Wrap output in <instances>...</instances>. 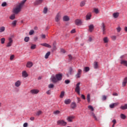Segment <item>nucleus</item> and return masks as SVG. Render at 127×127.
Returning <instances> with one entry per match:
<instances>
[{"label":"nucleus","instance_id":"nucleus-23","mask_svg":"<svg viewBox=\"0 0 127 127\" xmlns=\"http://www.w3.org/2000/svg\"><path fill=\"white\" fill-rule=\"evenodd\" d=\"M119 15H120V13H119V12L114 13L113 14V17H114V18H118V17H119Z\"/></svg>","mask_w":127,"mask_h":127},{"label":"nucleus","instance_id":"nucleus-57","mask_svg":"<svg viewBox=\"0 0 127 127\" xmlns=\"http://www.w3.org/2000/svg\"><path fill=\"white\" fill-rule=\"evenodd\" d=\"M1 6H6V3L5 2H3V3H2Z\"/></svg>","mask_w":127,"mask_h":127},{"label":"nucleus","instance_id":"nucleus-26","mask_svg":"<svg viewBox=\"0 0 127 127\" xmlns=\"http://www.w3.org/2000/svg\"><path fill=\"white\" fill-rule=\"evenodd\" d=\"M50 54H51V53L50 52H48L47 53L45 56V59H48L49 56H50Z\"/></svg>","mask_w":127,"mask_h":127},{"label":"nucleus","instance_id":"nucleus-44","mask_svg":"<svg viewBox=\"0 0 127 127\" xmlns=\"http://www.w3.org/2000/svg\"><path fill=\"white\" fill-rule=\"evenodd\" d=\"M88 108L89 109V110H91L92 112H94V108H93V106L89 105L88 106Z\"/></svg>","mask_w":127,"mask_h":127},{"label":"nucleus","instance_id":"nucleus-29","mask_svg":"<svg viewBox=\"0 0 127 127\" xmlns=\"http://www.w3.org/2000/svg\"><path fill=\"white\" fill-rule=\"evenodd\" d=\"M65 96V92L64 91H62L61 93V94L60 95V98L61 99L63 98V97Z\"/></svg>","mask_w":127,"mask_h":127},{"label":"nucleus","instance_id":"nucleus-25","mask_svg":"<svg viewBox=\"0 0 127 127\" xmlns=\"http://www.w3.org/2000/svg\"><path fill=\"white\" fill-rule=\"evenodd\" d=\"M70 107H71V109H75V108H76V107H77V105L76 104V103L72 102L70 105Z\"/></svg>","mask_w":127,"mask_h":127},{"label":"nucleus","instance_id":"nucleus-13","mask_svg":"<svg viewBox=\"0 0 127 127\" xmlns=\"http://www.w3.org/2000/svg\"><path fill=\"white\" fill-rule=\"evenodd\" d=\"M86 20H90L91 19V17H92V14L91 13H88L85 16Z\"/></svg>","mask_w":127,"mask_h":127},{"label":"nucleus","instance_id":"nucleus-59","mask_svg":"<svg viewBox=\"0 0 127 127\" xmlns=\"http://www.w3.org/2000/svg\"><path fill=\"white\" fill-rule=\"evenodd\" d=\"M28 126V124L27 123H25L23 124V127H27Z\"/></svg>","mask_w":127,"mask_h":127},{"label":"nucleus","instance_id":"nucleus-37","mask_svg":"<svg viewBox=\"0 0 127 127\" xmlns=\"http://www.w3.org/2000/svg\"><path fill=\"white\" fill-rule=\"evenodd\" d=\"M5 30V27L2 26L0 27V32H3Z\"/></svg>","mask_w":127,"mask_h":127},{"label":"nucleus","instance_id":"nucleus-21","mask_svg":"<svg viewBox=\"0 0 127 127\" xmlns=\"http://www.w3.org/2000/svg\"><path fill=\"white\" fill-rule=\"evenodd\" d=\"M121 64L122 65H124V66H126L127 67V61L125 60H121Z\"/></svg>","mask_w":127,"mask_h":127},{"label":"nucleus","instance_id":"nucleus-39","mask_svg":"<svg viewBox=\"0 0 127 127\" xmlns=\"http://www.w3.org/2000/svg\"><path fill=\"white\" fill-rule=\"evenodd\" d=\"M47 11H48V9L47 7H45L43 10V13L46 14V13H47Z\"/></svg>","mask_w":127,"mask_h":127},{"label":"nucleus","instance_id":"nucleus-40","mask_svg":"<svg viewBox=\"0 0 127 127\" xmlns=\"http://www.w3.org/2000/svg\"><path fill=\"white\" fill-rule=\"evenodd\" d=\"M5 41V39L4 38H2L0 39V42H1V44H4Z\"/></svg>","mask_w":127,"mask_h":127},{"label":"nucleus","instance_id":"nucleus-46","mask_svg":"<svg viewBox=\"0 0 127 127\" xmlns=\"http://www.w3.org/2000/svg\"><path fill=\"white\" fill-rule=\"evenodd\" d=\"M16 22H17V21H16V20H14V21L12 22V25H13V26H15V25H16Z\"/></svg>","mask_w":127,"mask_h":127},{"label":"nucleus","instance_id":"nucleus-2","mask_svg":"<svg viewBox=\"0 0 127 127\" xmlns=\"http://www.w3.org/2000/svg\"><path fill=\"white\" fill-rule=\"evenodd\" d=\"M62 74H57L56 76H53L52 77V81L53 83H57L58 81H61L62 80Z\"/></svg>","mask_w":127,"mask_h":127},{"label":"nucleus","instance_id":"nucleus-49","mask_svg":"<svg viewBox=\"0 0 127 127\" xmlns=\"http://www.w3.org/2000/svg\"><path fill=\"white\" fill-rule=\"evenodd\" d=\"M87 100L88 103H90V94L87 95Z\"/></svg>","mask_w":127,"mask_h":127},{"label":"nucleus","instance_id":"nucleus-50","mask_svg":"<svg viewBox=\"0 0 127 127\" xmlns=\"http://www.w3.org/2000/svg\"><path fill=\"white\" fill-rule=\"evenodd\" d=\"M94 11L95 13H99V9L98 8H94Z\"/></svg>","mask_w":127,"mask_h":127},{"label":"nucleus","instance_id":"nucleus-45","mask_svg":"<svg viewBox=\"0 0 127 127\" xmlns=\"http://www.w3.org/2000/svg\"><path fill=\"white\" fill-rule=\"evenodd\" d=\"M24 41L25 42H28V41H29V37H26L24 39Z\"/></svg>","mask_w":127,"mask_h":127},{"label":"nucleus","instance_id":"nucleus-32","mask_svg":"<svg viewBox=\"0 0 127 127\" xmlns=\"http://www.w3.org/2000/svg\"><path fill=\"white\" fill-rule=\"evenodd\" d=\"M91 116L94 119H95V121H98V118H97V117H96V115L94 113H91Z\"/></svg>","mask_w":127,"mask_h":127},{"label":"nucleus","instance_id":"nucleus-41","mask_svg":"<svg viewBox=\"0 0 127 127\" xmlns=\"http://www.w3.org/2000/svg\"><path fill=\"white\" fill-rule=\"evenodd\" d=\"M53 47L54 50H56V42H54L53 44Z\"/></svg>","mask_w":127,"mask_h":127},{"label":"nucleus","instance_id":"nucleus-18","mask_svg":"<svg viewBox=\"0 0 127 127\" xmlns=\"http://www.w3.org/2000/svg\"><path fill=\"white\" fill-rule=\"evenodd\" d=\"M42 46H45V47H48V48H51V46L47 43L40 44Z\"/></svg>","mask_w":127,"mask_h":127},{"label":"nucleus","instance_id":"nucleus-34","mask_svg":"<svg viewBox=\"0 0 127 127\" xmlns=\"http://www.w3.org/2000/svg\"><path fill=\"white\" fill-rule=\"evenodd\" d=\"M98 62H94V69H98Z\"/></svg>","mask_w":127,"mask_h":127},{"label":"nucleus","instance_id":"nucleus-55","mask_svg":"<svg viewBox=\"0 0 127 127\" xmlns=\"http://www.w3.org/2000/svg\"><path fill=\"white\" fill-rule=\"evenodd\" d=\"M46 94H47V95H51V90H49L46 92Z\"/></svg>","mask_w":127,"mask_h":127},{"label":"nucleus","instance_id":"nucleus-62","mask_svg":"<svg viewBox=\"0 0 127 127\" xmlns=\"http://www.w3.org/2000/svg\"><path fill=\"white\" fill-rule=\"evenodd\" d=\"M93 39L92 38V37H89V39H88V41H89V42H91V41H92Z\"/></svg>","mask_w":127,"mask_h":127},{"label":"nucleus","instance_id":"nucleus-5","mask_svg":"<svg viewBox=\"0 0 127 127\" xmlns=\"http://www.w3.org/2000/svg\"><path fill=\"white\" fill-rule=\"evenodd\" d=\"M80 84H81V83H77L75 88V92H76L78 95H80Z\"/></svg>","mask_w":127,"mask_h":127},{"label":"nucleus","instance_id":"nucleus-53","mask_svg":"<svg viewBox=\"0 0 127 127\" xmlns=\"http://www.w3.org/2000/svg\"><path fill=\"white\" fill-rule=\"evenodd\" d=\"M102 100L103 101H106V100H107V96H106L105 95H103L102 96Z\"/></svg>","mask_w":127,"mask_h":127},{"label":"nucleus","instance_id":"nucleus-61","mask_svg":"<svg viewBox=\"0 0 127 127\" xmlns=\"http://www.w3.org/2000/svg\"><path fill=\"white\" fill-rule=\"evenodd\" d=\"M81 98L82 99H83V100H86V97H85V95H84L83 94L81 95Z\"/></svg>","mask_w":127,"mask_h":127},{"label":"nucleus","instance_id":"nucleus-35","mask_svg":"<svg viewBox=\"0 0 127 127\" xmlns=\"http://www.w3.org/2000/svg\"><path fill=\"white\" fill-rule=\"evenodd\" d=\"M43 112L39 110L37 112V113H36V116H40V115H42Z\"/></svg>","mask_w":127,"mask_h":127},{"label":"nucleus","instance_id":"nucleus-1","mask_svg":"<svg viewBox=\"0 0 127 127\" xmlns=\"http://www.w3.org/2000/svg\"><path fill=\"white\" fill-rule=\"evenodd\" d=\"M27 0H22L20 3L17 4L15 8H13L12 10L13 13L15 14H17L18 13L20 12L21 8H22L23 5H24V3H25Z\"/></svg>","mask_w":127,"mask_h":127},{"label":"nucleus","instance_id":"nucleus-22","mask_svg":"<svg viewBox=\"0 0 127 127\" xmlns=\"http://www.w3.org/2000/svg\"><path fill=\"white\" fill-rule=\"evenodd\" d=\"M86 0H83V1H81L80 3V6L81 7H83V6H85V4H86Z\"/></svg>","mask_w":127,"mask_h":127},{"label":"nucleus","instance_id":"nucleus-14","mask_svg":"<svg viewBox=\"0 0 127 127\" xmlns=\"http://www.w3.org/2000/svg\"><path fill=\"white\" fill-rule=\"evenodd\" d=\"M22 77H23L24 78H26V77H28V74L27 73V72H26V71L24 70L22 71Z\"/></svg>","mask_w":127,"mask_h":127},{"label":"nucleus","instance_id":"nucleus-54","mask_svg":"<svg viewBox=\"0 0 127 127\" xmlns=\"http://www.w3.org/2000/svg\"><path fill=\"white\" fill-rule=\"evenodd\" d=\"M111 38L113 40H116V39H117V36H111Z\"/></svg>","mask_w":127,"mask_h":127},{"label":"nucleus","instance_id":"nucleus-47","mask_svg":"<svg viewBox=\"0 0 127 127\" xmlns=\"http://www.w3.org/2000/svg\"><path fill=\"white\" fill-rule=\"evenodd\" d=\"M54 115H59L60 114V111L59 110H57L54 112Z\"/></svg>","mask_w":127,"mask_h":127},{"label":"nucleus","instance_id":"nucleus-51","mask_svg":"<svg viewBox=\"0 0 127 127\" xmlns=\"http://www.w3.org/2000/svg\"><path fill=\"white\" fill-rule=\"evenodd\" d=\"M33 33H34V31L33 30H31L30 31L29 34V35H32V34H33Z\"/></svg>","mask_w":127,"mask_h":127},{"label":"nucleus","instance_id":"nucleus-36","mask_svg":"<svg viewBox=\"0 0 127 127\" xmlns=\"http://www.w3.org/2000/svg\"><path fill=\"white\" fill-rule=\"evenodd\" d=\"M73 68L72 67H69V75H72V73H73Z\"/></svg>","mask_w":127,"mask_h":127},{"label":"nucleus","instance_id":"nucleus-43","mask_svg":"<svg viewBox=\"0 0 127 127\" xmlns=\"http://www.w3.org/2000/svg\"><path fill=\"white\" fill-rule=\"evenodd\" d=\"M36 48V45L32 44L31 46V49L33 50Z\"/></svg>","mask_w":127,"mask_h":127},{"label":"nucleus","instance_id":"nucleus-17","mask_svg":"<svg viewBox=\"0 0 127 127\" xmlns=\"http://www.w3.org/2000/svg\"><path fill=\"white\" fill-rule=\"evenodd\" d=\"M32 66H33V64L32 63V62H28L27 63L26 67H27V68H31Z\"/></svg>","mask_w":127,"mask_h":127},{"label":"nucleus","instance_id":"nucleus-6","mask_svg":"<svg viewBox=\"0 0 127 127\" xmlns=\"http://www.w3.org/2000/svg\"><path fill=\"white\" fill-rule=\"evenodd\" d=\"M101 28L102 29V30L103 31V34H106V25H105V23H102Z\"/></svg>","mask_w":127,"mask_h":127},{"label":"nucleus","instance_id":"nucleus-30","mask_svg":"<svg viewBox=\"0 0 127 127\" xmlns=\"http://www.w3.org/2000/svg\"><path fill=\"white\" fill-rule=\"evenodd\" d=\"M103 41L104 43H108L109 42V39L108 37H105L103 38Z\"/></svg>","mask_w":127,"mask_h":127},{"label":"nucleus","instance_id":"nucleus-15","mask_svg":"<svg viewBox=\"0 0 127 127\" xmlns=\"http://www.w3.org/2000/svg\"><path fill=\"white\" fill-rule=\"evenodd\" d=\"M21 85V81H20V80H17L15 82V87H20Z\"/></svg>","mask_w":127,"mask_h":127},{"label":"nucleus","instance_id":"nucleus-4","mask_svg":"<svg viewBox=\"0 0 127 127\" xmlns=\"http://www.w3.org/2000/svg\"><path fill=\"white\" fill-rule=\"evenodd\" d=\"M61 19V13L58 12L55 16V20L56 22H59Z\"/></svg>","mask_w":127,"mask_h":127},{"label":"nucleus","instance_id":"nucleus-12","mask_svg":"<svg viewBox=\"0 0 127 127\" xmlns=\"http://www.w3.org/2000/svg\"><path fill=\"white\" fill-rule=\"evenodd\" d=\"M119 105V103H112L109 105L110 109H114L115 107Z\"/></svg>","mask_w":127,"mask_h":127},{"label":"nucleus","instance_id":"nucleus-31","mask_svg":"<svg viewBox=\"0 0 127 127\" xmlns=\"http://www.w3.org/2000/svg\"><path fill=\"white\" fill-rule=\"evenodd\" d=\"M120 117L121 119H122V120H126L127 118V116H126L124 114H121L120 115Z\"/></svg>","mask_w":127,"mask_h":127},{"label":"nucleus","instance_id":"nucleus-20","mask_svg":"<svg viewBox=\"0 0 127 127\" xmlns=\"http://www.w3.org/2000/svg\"><path fill=\"white\" fill-rule=\"evenodd\" d=\"M64 103L65 105H70V104H71V99H65L64 100Z\"/></svg>","mask_w":127,"mask_h":127},{"label":"nucleus","instance_id":"nucleus-19","mask_svg":"<svg viewBox=\"0 0 127 127\" xmlns=\"http://www.w3.org/2000/svg\"><path fill=\"white\" fill-rule=\"evenodd\" d=\"M127 83V77H125L122 83L123 87H126Z\"/></svg>","mask_w":127,"mask_h":127},{"label":"nucleus","instance_id":"nucleus-16","mask_svg":"<svg viewBox=\"0 0 127 127\" xmlns=\"http://www.w3.org/2000/svg\"><path fill=\"white\" fill-rule=\"evenodd\" d=\"M42 1H43V0H36L34 2V4L35 5L40 4L42 3Z\"/></svg>","mask_w":127,"mask_h":127},{"label":"nucleus","instance_id":"nucleus-10","mask_svg":"<svg viewBox=\"0 0 127 127\" xmlns=\"http://www.w3.org/2000/svg\"><path fill=\"white\" fill-rule=\"evenodd\" d=\"M39 93V90L38 89H32L30 90V93L33 94V95H35Z\"/></svg>","mask_w":127,"mask_h":127},{"label":"nucleus","instance_id":"nucleus-9","mask_svg":"<svg viewBox=\"0 0 127 127\" xmlns=\"http://www.w3.org/2000/svg\"><path fill=\"white\" fill-rule=\"evenodd\" d=\"M74 119H75V117L73 116H71L67 117L66 120L67 122H69V123H72Z\"/></svg>","mask_w":127,"mask_h":127},{"label":"nucleus","instance_id":"nucleus-64","mask_svg":"<svg viewBox=\"0 0 127 127\" xmlns=\"http://www.w3.org/2000/svg\"><path fill=\"white\" fill-rule=\"evenodd\" d=\"M68 56L69 60H72V56L71 55H69Z\"/></svg>","mask_w":127,"mask_h":127},{"label":"nucleus","instance_id":"nucleus-7","mask_svg":"<svg viewBox=\"0 0 127 127\" xmlns=\"http://www.w3.org/2000/svg\"><path fill=\"white\" fill-rule=\"evenodd\" d=\"M12 42H13V40H12V38H9L8 39V42L7 44L6 47H10L12 45Z\"/></svg>","mask_w":127,"mask_h":127},{"label":"nucleus","instance_id":"nucleus-33","mask_svg":"<svg viewBox=\"0 0 127 127\" xmlns=\"http://www.w3.org/2000/svg\"><path fill=\"white\" fill-rule=\"evenodd\" d=\"M83 71H84L85 72H89V71H90V67L88 66L85 67Z\"/></svg>","mask_w":127,"mask_h":127},{"label":"nucleus","instance_id":"nucleus-58","mask_svg":"<svg viewBox=\"0 0 127 127\" xmlns=\"http://www.w3.org/2000/svg\"><path fill=\"white\" fill-rule=\"evenodd\" d=\"M112 123H113V125H116L117 124V120H116V119H114L112 121Z\"/></svg>","mask_w":127,"mask_h":127},{"label":"nucleus","instance_id":"nucleus-27","mask_svg":"<svg viewBox=\"0 0 127 127\" xmlns=\"http://www.w3.org/2000/svg\"><path fill=\"white\" fill-rule=\"evenodd\" d=\"M69 17H68V16H64L63 17V20L64 21H68L69 20Z\"/></svg>","mask_w":127,"mask_h":127},{"label":"nucleus","instance_id":"nucleus-24","mask_svg":"<svg viewBox=\"0 0 127 127\" xmlns=\"http://www.w3.org/2000/svg\"><path fill=\"white\" fill-rule=\"evenodd\" d=\"M93 30H94V25L91 24L89 26V31H90V32H92Z\"/></svg>","mask_w":127,"mask_h":127},{"label":"nucleus","instance_id":"nucleus-60","mask_svg":"<svg viewBox=\"0 0 127 127\" xmlns=\"http://www.w3.org/2000/svg\"><path fill=\"white\" fill-rule=\"evenodd\" d=\"M41 37L43 39H45V38L46 37V36H45V35H44V34H42Z\"/></svg>","mask_w":127,"mask_h":127},{"label":"nucleus","instance_id":"nucleus-52","mask_svg":"<svg viewBox=\"0 0 127 127\" xmlns=\"http://www.w3.org/2000/svg\"><path fill=\"white\" fill-rule=\"evenodd\" d=\"M64 83H65V84H69V83H70V80H69V79L65 80L64 81Z\"/></svg>","mask_w":127,"mask_h":127},{"label":"nucleus","instance_id":"nucleus-63","mask_svg":"<svg viewBox=\"0 0 127 127\" xmlns=\"http://www.w3.org/2000/svg\"><path fill=\"white\" fill-rule=\"evenodd\" d=\"M61 52L62 53H65V52H66V51H65V50L63 49H62L61 50Z\"/></svg>","mask_w":127,"mask_h":127},{"label":"nucleus","instance_id":"nucleus-42","mask_svg":"<svg viewBox=\"0 0 127 127\" xmlns=\"http://www.w3.org/2000/svg\"><path fill=\"white\" fill-rule=\"evenodd\" d=\"M49 89H52L54 88V85L53 84H50L48 86Z\"/></svg>","mask_w":127,"mask_h":127},{"label":"nucleus","instance_id":"nucleus-8","mask_svg":"<svg viewBox=\"0 0 127 127\" xmlns=\"http://www.w3.org/2000/svg\"><path fill=\"white\" fill-rule=\"evenodd\" d=\"M81 74H82V69H78L77 70V72L76 74L75 75L76 78H80Z\"/></svg>","mask_w":127,"mask_h":127},{"label":"nucleus","instance_id":"nucleus-3","mask_svg":"<svg viewBox=\"0 0 127 127\" xmlns=\"http://www.w3.org/2000/svg\"><path fill=\"white\" fill-rule=\"evenodd\" d=\"M57 123L58 126H62L63 127H65L67 125V122H65L63 120H58Z\"/></svg>","mask_w":127,"mask_h":127},{"label":"nucleus","instance_id":"nucleus-11","mask_svg":"<svg viewBox=\"0 0 127 127\" xmlns=\"http://www.w3.org/2000/svg\"><path fill=\"white\" fill-rule=\"evenodd\" d=\"M76 25H81L82 24V20L80 19H77L74 21Z\"/></svg>","mask_w":127,"mask_h":127},{"label":"nucleus","instance_id":"nucleus-38","mask_svg":"<svg viewBox=\"0 0 127 127\" xmlns=\"http://www.w3.org/2000/svg\"><path fill=\"white\" fill-rule=\"evenodd\" d=\"M10 19H11V20H13V19H14L15 18V14H13L12 15H11L10 17H9Z\"/></svg>","mask_w":127,"mask_h":127},{"label":"nucleus","instance_id":"nucleus-56","mask_svg":"<svg viewBox=\"0 0 127 127\" xmlns=\"http://www.w3.org/2000/svg\"><path fill=\"white\" fill-rule=\"evenodd\" d=\"M14 58V55H12L10 57V60H13Z\"/></svg>","mask_w":127,"mask_h":127},{"label":"nucleus","instance_id":"nucleus-48","mask_svg":"<svg viewBox=\"0 0 127 127\" xmlns=\"http://www.w3.org/2000/svg\"><path fill=\"white\" fill-rule=\"evenodd\" d=\"M117 30V32H121V30H122V28L121 27H118L116 28Z\"/></svg>","mask_w":127,"mask_h":127},{"label":"nucleus","instance_id":"nucleus-28","mask_svg":"<svg viewBox=\"0 0 127 127\" xmlns=\"http://www.w3.org/2000/svg\"><path fill=\"white\" fill-rule=\"evenodd\" d=\"M120 109H121V110H127V104H125L124 106H121Z\"/></svg>","mask_w":127,"mask_h":127}]
</instances>
